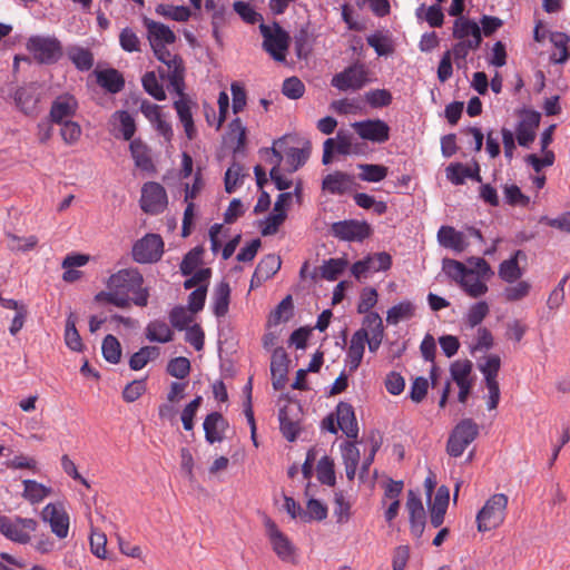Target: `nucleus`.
I'll list each match as a JSON object with an SVG mask.
<instances>
[{
    "label": "nucleus",
    "instance_id": "obj_33",
    "mask_svg": "<svg viewBox=\"0 0 570 570\" xmlns=\"http://www.w3.org/2000/svg\"><path fill=\"white\" fill-rule=\"evenodd\" d=\"M67 57L75 68L81 72L90 70L95 63L91 50L77 45L67 48Z\"/></svg>",
    "mask_w": 570,
    "mask_h": 570
},
{
    "label": "nucleus",
    "instance_id": "obj_62",
    "mask_svg": "<svg viewBox=\"0 0 570 570\" xmlns=\"http://www.w3.org/2000/svg\"><path fill=\"white\" fill-rule=\"evenodd\" d=\"M501 367V358L497 354H491L485 358L483 364L479 365L480 371L484 375L485 382L498 381V373Z\"/></svg>",
    "mask_w": 570,
    "mask_h": 570
},
{
    "label": "nucleus",
    "instance_id": "obj_63",
    "mask_svg": "<svg viewBox=\"0 0 570 570\" xmlns=\"http://www.w3.org/2000/svg\"><path fill=\"white\" fill-rule=\"evenodd\" d=\"M203 248L197 246L190 249L183 258L180 272L183 275H191L195 268L202 263Z\"/></svg>",
    "mask_w": 570,
    "mask_h": 570
},
{
    "label": "nucleus",
    "instance_id": "obj_40",
    "mask_svg": "<svg viewBox=\"0 0 570 570\" xmlns=\"http://www.w3.org/2000/svg\"><path fill=\"white\" fill-rule=\"evenodd\" d=\"M347 266L348 261L345 257L330 258L318 267V274L323 279L333 282L344 273Z\"/></svg>",
    "mask_w": 570,
    "mask_h": 570
},
{
    "label": "nucleus",
    "instance_id": "obj_22",
    "mask_svg": "<svg viewBox=\"0 0 570 570\" xmlns=\"http://www.w3.org/2000/svg\"><path fill=\"white\" fill-rule=\"evenodd\" d=\"M140 111L161 136H164L167 140L171 138V126L164 119L160 106L151 104L148 100H142L140 104Z\"/></svg>",
    "mask_w": 570,
    "mask_h": 570
},
{
    "label": "nucleus",
    "instance_id": "obj_18",
    "mask_svg": "<svg viewBox=\"0 0 570 570\" xmlns=\"http://www.w3.org/2000/svg\"><path fill=\"white\" fill-rule=\"evenodd\" d=\"M78 109V101L75 96L70 94H63L58 96L51 104L49 118L53 124H62L66 120H70Z\"/></svg>",
    "mask_w": 570,
    "mask_h": 570
},
{
    "label": "nucleus",
    "instance_id": "obj_16",
    "mask_svg": "<svg viewBox=\"0 0 570 570\" xmlns=\"http://www.w3.org/2000/svg\"><path fill=\"white\" fill-rule=\"evenodd\" d=\"M287 513L303 522L322 521L327 515V508L321 501L311 499L307 501L306 509L303 510L292 498L287 497Z\"/></svg>",
    "mask_w": 570,
    "mask_h": 570
},
{
    "label": "nucleus",
    "instance_id": "obj_27",
    "mask_svg": "<svg viewBox=\"0 0 570 570\" xmlns=\"http://www.w3.org/2000/svg\"><path fill=\"white\" fill-rule=\"evenodd\" d=\"M450 500V492L445 485H441L430 505V522L434 528H439L446 513Z\"/></svg>",
    "mask_w": 570,
    "mask_h": 570
},
{
    "label": "nucleus",
    "instance_id": "obj_57",
    "mask_svg": "<svg viewBox=\"0 0 570 570\" xmlns=\"http://www.w3.org/2000/svg\"><path fill=\"white\" fill-rule=\"evenodd\" d=\"M281 265L282 261L279 256L268 254L259 261L255 271L257 272V275H261L268 279L274 274H276V272L281 268Z\"/></svg>",
    "mask_w": 570,
    "mask_h": 570
},
{
    "label": "nucleus",
    "instance_id": "obj_7",
    "mask_svg": "<svg viewBox=\"0 0 570 570\" xmlns=\"http://www.w3.org/2000/svg\"><path fill=\"white\" fill-rule=\"evenodd\" d=\"M368 81V69L366 66L362 62H355L336 73L332 78L331 85L341 91H356L362 89Z\"/></svg>",
    "mask_w": 570,
    "mask_h": 570
},
{
    "label": "nucleus",
    "instance_id": "obj_53",
    "mask_svg": "<svg viewBox=\"0 0 570 570\" xmlns=\"http://www.w3.org/2000/svg\"><path fill=\"white\" fill-rule=\"evenodd\" d=\"M414 315V306L411 302H401L397 305L392 306L387 311L386 322L389 324H397L402 320L411 318Z\"/></svg>",
    "mask_w": 570,
    "mask_h": 570
},
{
    "label": "nucleus",
    "instance_id": "obj_59",
    "mask_svg": "<svg viewBox=\"0 0 570 570\" xmlns=\"http://www.w3.org/2000/svg\"><path fill=\"white\" fill-rule=\"evenodd\" d=\"M406 510L409 511L410 521L425 520V510L420 495L409 490L406 500Z\"/></svg>",
    "mask_w": 570,
    "mask_h": 570
},
{
    "label": "nucleus",
    "instance_id": "obj_41",
    "mask_svg": "<svg viewBox=\"0 0 570 570\" xmlns=\"http://www.w3.org/2000/svg\"><path fill=\"white\" fill-rule=\"evenodd\" d=\"M522 255L517 250L509 259L503 261L499 266V277L507 283H514L522 276V269L519 266L518 257Z\"/></svg>",
    "mask_w": 570,
    "mask_h": 570
},
{
    "label": "nucleus",
    "instance_id": "obj_55",
    "mask_svg": "<svg viewBox=\"0 0 570 570\" xmlns=\"http://www.w3.org/2000/svg\"><path fill=\"white\" fill-rule=\"evenodd\" d=\"M244 176L243 166L237 161H233L225 173L224 184L226 193L233 194L243 183Z\"/></svg>",
    "mask_w": 570,
    "mask_h": 570
},
{
    "label": "nucleus",
    "instance_id": "obj_28",
    "mask_svg": "<svg viewBox=\"0 0 570 570\" xmlns=\"http://www.w3.org/2000/svg\"><path fill=\"white\" fill-rule=\"evenodd\" d=\"M129 149L137 168L147 173L156 171V167L150 157V149L140 138L131 140Z\"/></svg>",
    "mask_w": 570,
    "mask_h": 570
},
{
    "label": "nucleus",
    "instance_id": "obj_52",
    "mask_svg": "<svg viewBox=\"0 0 570 570\" xmlns=\"http://www.w3.org/2000/svg\"><path fill=\"white\" fill-rule=\"evenodd\" d=\"M317 479L322 484L333 487L335 484L334 461L330 456H323L316 465Z\"/></svg>",
    "mask_w": 570,
    "mask_h": 570
},
{
    "label": "nucleus",
    "instance_id": "obj_13",
    "mask_svg": "<svg viewBox=\"0 0 570 570\" xmlns=\"http://www.w3.org/2000/svg\"><path fill=\"white\" fill-rule=\"evenodd\" d=\"M284 145L285 136H282L274 141L272 148H264L259 150L261 157L273 166L269 171V176L279 191L285 190V177L279 173V165L283 160L282 149Z\"/></svg>",
    "mask_w": 570,
    "mask_h": 570
},
{
    "label": "nucleus",
    "instance_id": "obj_56",
    "mask_svg": "<svg viewBox=\"0 0 570 570\" xmlns=\"http://www.w3.org/2000/svg\"><path fill=\"white\" fill-rule=\"evenodd\" d=\"M471 372L472 363L469 360L455 361L450 367L451 377L456 383V385L472 383L470 380Z\"/></svg>",
    "mask_w": 570,
    "mask_h": 570
},
{
    "label": "nucleus",
    "instance_id": "obj_50",
    "mask_svg": "<svg viewBox=\"0 0 570 570\" xmlns=\"http://www.w3.org/2000/svg\"><path fill=\"white\" fill-rule=\"evenodd\" d=\"M358 168L361 169L360 179L368 183L382 181L389 173L387 167L376 164H360Z\"/></svg>",
    "mask_w": 570,
    "mask_h": 570
},
{
    "label": "nucleus",
    "instance_id": "obj_47",
    "mask_svg": "<svg viewBox=\"0 0 570 570\" xmlns=\"http://www.w3.org/2000/svg\"><path fill=\"white\" fill-rule=\"evenodd\" d=\"M112 119L119 122V131L124 140L131 141L137 130L132 116L127 110H117L112 114Z\"/></svg>",
    "mask_w": 570,
    "mask_h": 570
},
{
    "label": "nucleus",
    "instance_id": "obj_6",
    "mask_svg": "<svg viewBox=\"0 0 570 570\" xmlns=\"http://www.w3.org/2000/svg\"><path fill=\"white\" fill-rule=\"evenodd\" d=\"M479 425L472 419L461 420L450 433L446 442V452L450 456L459 458L465 449L478 438Z\"/></svg>",
    "mask_w": 570,
    "mask_h": 570
},
{
    "label": "nucleus",
    "instance_id": "obj_36",
    "mask_svg": "<svg viewBox=\"0 0 570 570\" xmlns=\"http://www.w3.org/2000/svg\"><path fill=\"white\" fill-rule=\"evenodd\" d=\"M446 177L454 185H462L465 178H471L479 183L482 180L478 164L475 165L474 169L466 167L460 163L451 164L446 168Z\"/></svg>",
    "mask_w": 570,
    "mask_h": 570
},
{
    "label": "nucleus",
    "instance_id": "obj_48",
    "mask_svg": "<svg viewBox=\"0 0 570 570\" xmlns=\"http://www.w3.org/2000/svg\"><path fill=\"white\" fill-rule=\"evenodd\" d=\"M489 313V304L485 301H479L469 307L464 316V322L471 328L476 327L483 322Z\"/></svg>",
    "mask_w": 570,
    "mask_h": 570
},
{
    "label": "nucleus",
    "instance_id": "obj_14",
    "mask_svg": "<svg viewBox=\"0 0 570 570\" xmlns=\"http://www.w3.org/2000/svg\"><path fill=\"white\" fill-rule=\"evenodd\" d=\"M356 134L364 140L382 144L390 138V127L381 119H367L352 125Z\"/></svg>",
    "mask_w": 570,
    "mask_h": 570
},
{
    "label": "nucleus",
    "instance_id": "obj_58",
    "mask_svg": "<svg viewBox=\"0 0 570 570\" xmlns=\"http://www.w3.org/2000/svg\"><path fill=\"white\" fill-rule=\"evenodd\" d=\"M234 11L240 17V19L248 23L255 24L256 22H263V16L257 12L248 2L235 1Z\"/></svg>",
    "mask_w": 570,
    "mask_h": 570
},
{
    "label": "nucleus",
    "instance_id": "obj_26",
    "mask_svg": "<svg viewBox=\"0 0 570 570\" xmlns=\"http://www.w3.org/2000/svg\"><path fill=\"white\" fill-rule=\"evenodd\" d=\"M539 121L538 112H527L521 119L515 129V137L520 146L528 147L534 140V129L539 126Z\"/></svg>",
    "mask_w": 570,
    "mask_h": 570
},
{
    "label": "nucleus",
    "instance_id": "obj_3",
    "mask_svg": "<svg viewBox=\"0 0 570 570\" xmlns=\"http://www.w3.org/2000/svg\"><path fill=\"white\" fill-rule=\"evenodd\" d=\"M509 499L504 493L491 495L476 514V524L480 532L499 528L505 520Z\"/></svg>",
    "mask_w": 570,
    "mask_h": 570
},
{
    "label": "nucleus",
    "instance_id": "obj_1",
    "mask_svg": "<svg viewBox=\"0 0 570 570\" xmlns=\"http://www.w3.org/2000/svg\"><path fill=\"white\" fill-rule=\"evenodd\" d=\"M142 284L144 277L137 268H124L108 278L107 287L124 295L129 303L145 307L148 304L149 291Z\"/></svg>",
    "mask_w": 570,
    "mask_h": 570
},
{
    "label": "nucleus",
    "instance_id": "obj_11",
    "mask_svg": "<svg viewBox=\"0 0 570 570\" xmlns=\"http://www.w3.org/2000/svg\"><path fill=\"white\" fill-rule=\"evenodd\" d=\"M331 232L334 237L341 240L363 242L371 235L372 230L366 222L348 219L332 224Z\"/></svg>",
    "mask_w": 570,
    "mask_h": 570
},
{
    "label": "nucleus",
    "instance_id": "obj_12",
    "mask_svg": "<svg viewBox=\"0 0 570 570\" xmlns=\"http://www.w3.org/2000/svg\"><path fill=\"white\" fill-rule=\"evenodd\" d=\"M41 519L48 522L51 532L58 539H65L69 533V514L60 503H48L41 511Z\"/></svg>",
    "mask_w": 570,
    "mask_h": 570
},
{
    "label": "nucleus",
    "instance_id": "obj_39",
    "mask_svg": "<svg viewBox=\"0 0 570 570\" xmlns=\"http://www.w3.org/2000/svg\"><path fill=\"white\" fill-rule=\"evenodd\" d=\"M460 286L472 298L481 297L489 291L488 285L475 274L474 269L466 271Z\"/></svg>",
    "mask_w": 570,
    "mask_h": 570
},
{
    "label": "nucleus",
    "instance_id": "obj_19",
    "mask_svg": "<svg viewBox=\"0 0 570 570\" xmlns=\"http://www.w3.org/2000/svg\"><path fill=\"white\" fill-rule=\"evenodd\" d=\"M366 340L367 330L365 328H360L352 335L345 358V364L350 372H355L360 367L365 352Z\"/></svg>",
    "mask_w": 570,
    "mask_h": 570
},
{
    "label": "nucleus",
    "instance_id": "obj_37",
    "mask_svg": "<svg viewBox=\"0 0 570 570\" xmlns=\"http://www.w3.org/2000/svg\"><path fill=\"white\" fill-rule=\"evenodd\" d=\"M453 38L458 40H482L479 24L470 19L458 18L453 24Z\"/></svg>",
    "mask_w": 570,
    "mask_h": 570
},
{
    "label": "nucleus",
    "instance_id": "obj_20",
    "mask_svg": "<svg viewBox=\"0 0 570 570\" xmlns=\"http://www.w3.org/2000/svg\"><path fill=\"white\" fill-rule=\"evenodd\" d=\"M228 421L219 412H212L206 415L203 428L205 439L209 444L222 442L224 433L228 429Z\"/></svg>",
    "mask_w": 570,
    "mask_h": 570
},
{
    "label": "nucleus",
    "instance_id": "obj_61",
    "mask_svg": "<svg viewBox=\"0 0 570 570\" xmlns=\"http://www.w3.org/2000/svg\"><path fill=\"white\" fill-rule=\"evenodd\" d=\"M166 371L170 376L183 380L190 372V362L184 356L171 358L167 364Z\"/></svg>",
    "mask_w": 570,
    "mask_h": 570
},
{
    "label": "nucleus",
    "instance_id": "obj_35",
    "mask_svg": "<svg viewBox=\"0 0 570 570\" xmlns=\"http://www.w3.org/2000/svg\"><path fill=\"white\" fill-rule=\"evenodd\" d=\"M276 214H271L262 228V235L268 236L277 232L278 227L285 220V191H281L275 203Z\"/></svg>",
    "mask_w": 570,
    "mask_h": 570
},
{
    "label": "nucleus",
    "instance_id": "obj_34",
    "mask_svg": "<svg viewBox=\"0 0 570 570\" xmlns=\"http://www.w3.org/2000/svg\"><path fill=\"white\" fill-rule=\"evenodd\" d=\"M298 147L287 148V171L296 170L309 158L312 145L306 138L298 141Z\"/></svg>",
    "mask_w": 570,
    "mask_h": 570
},
{
    "label": "nucleus",
    "instance_id": "obj_54",
    "mask_svg": "<svg viewBox=\"0 0 570 570\" xmlns=\"http://www.w3.org/2000/svg\"><path fill=\"white\" fill-rule=\"evenodd\" d=\"M141 83L145 91L156 100L161 101L166 99V92L164 90V87L158 81L156 73L154 71L146 72L142 76Z\"/></svg>",
    "mask_w": 570,
    "mask_h": 570
},
{
    "label": "nucleus",
    "instance_id": "obj_29",
    "mask_svg": "<svg viewBox=\"0 0 570 570\" xmlns=\"http://www.w3.org/2000/svg\"><path fill=\"white\" fill-rule=\"evenodd\" d=\"M38 522L31 518L16 517L11 525V533L7 538L18 543H28L30 541V532L37 530Z\"/></svg>",
    "mask_w": 570,
    "mask_h": 570
},
{
    "label": "nucleus",
    "instance_id": "obj_64",
    "mask_svg": "<svg viewBox=\"0 0 570 570\" xmlns=\"http://www.w3.org/2000/svg\"><path fill=\"white\" fill-rule=\"evenodd\" d=\"M59 125L61 126L60 135L65 144L71 146L80 139L82 130L78 122L66 120Z\"/></svg>",
    "mask_w": 570,
    "mask_h": 570
},
{
    "label": "nucleus",
    "instance_id": "obj_5",
    "mask_svg": "<svg viewBox=\"0 0 570 570\" xmlns=\"http://www.w3.org/2000/svg\"><path fill=\"white\" fill-rule=\"evenodd\" d=\"M27 49L41 65H55L63 55L62 45L56 37L33 36L29 38Z\"/></svg>",
    "mask_w": 570,
    "mask_h": 570
},
{
    "label": "nucleus",
    "instance_id": "obj_2",
    "mask_svg": "<svg viewBox=\"0 0 570 570\" xmlns=\"http://www.w3.org/2000/svg\"><path fill=\"white\" fill-rule=\"evenodd\" d=\"M282 332V326L265 327V334L262 338L264 348L267 351L273 350L271 374L273 387L276 391L285 387V348L277 346Z\"/></svg>",
    "mask_w": 570,
    "mask_h": 570
},
{
    "label": "nucleus",
    "instance_id": "obj_10",
    "mask_svg": "<svg viewBox=\"0 0 570 570\" xmlns=\"http://www.w3.org/2000/svg\"><path fill=\"white\" fill-rule=\"evenodd\" d=\"M168 204L166 189L156 181H148L141 188L140 207L146 214L158 215Z\"/></svg>",
    "mask_w": 570,
    "mask_h": 570
},
{
    "label": "nucleus",
    "instance_id": "obj_4",
    "mask_svg": "<svg viewBox=\"0 0 570 570\" xmlns=\"http://www.w3.org/2000/svg\"><path fill=\"white\" fill-rule=\"evenodd\" d=\"M164 55L154 53L155 57L161 61L167 70L158 68V73L161 79H168V88L175 94H181L185 90V65L179 55H173L166 47L163 48Z\"/></svg>",
    "mask_w": 570,
    "mask_h": 570
},
{
    "label": "nucleus",
    "instance_id": "obj_24",
    "mask_svg": "<svg viewBox=\"0 0 570 570\" xmlns=\"http://www.w3.org/2000/svg\"><path fill=\"white\" fill-rule=\"evenodd\" d=\"M94 75L97 83L111 95H116L125 88V78L122 73L115 68L96 69Z\"/></svg>",
    "mask_w": 570,
    "mask_h": 570
},
{
    "label": "nucleus",
    "instance_id": "obj_51",
    "mask_svg": "<svg viewBox=\"0 0 570 570\" xmlns=\"http://www.w3.org/2000/svg\"><path fill=\"white\" fill-rule=\"evenodd\" d=\"M102 356L104 358L111 363L118 364L121 358V346L116 336L108 334L102 341Z\"/></svg>",
    "mask_w": 570,
    "mask_h": 570
},
{
    "label": "nucleus",
    "instance_id": "obj_25",
    "mask_svg": "<svg viewBox=\"0 0 570 570\" xmlns=\"http://www.w3.org/2000/svg\"><path fill=\"white\" fill-rule=\"evenodd\" d=\"M438 242L442 247L456 253L463 252L469 246L465 234L451 226H441L438 232Z\"/></svg>",
    "mask_w": 570,
    "mask_h": 570
},
{
    "label": "nucleus",
    "instance_id": "obj_8",
    "mask_svg": "<svg viewBox=\"0 0 570 570\" xmlns=\"http://www.w3.org/2000/svg\"><path fill=\"white\" fill-rule=\"evenodd\" d=\"M164 254V240L158 234H147L132 246V258L139 264L160 261Z\"/></svg>",
    "mask_w": 570,
    "mask_h": 570
},
{
    "label": "nucleus",
    "instance_id": "obj_44",
    "mask_svg": "<svg viewBox=\"0 0 570 570\" xmlns=\"http://www.w3.org/2000/svg\"><path fill=\"white\" fill-rule=\"evenodd\" d=\"M342 456L346 476L348 480H353L360 461V451L354 443L346 442L342 445Z\"/></svg>",
    "mask_w": 570,
    "mask_h": 570
},
{
    "label": "nucleus",
    "instance_id": "obj_43",
    "mask_svg": "<svg viewBox=\"0 0 570 570\" xmlns=\"http://www.w3.org/2000/svg\"><path fill=\"white\" fill-rule=\"evenodd\" d=\"M14 104L24 114L32 115L36 112L38 99L31 88L19 87L14 92Z\"/></svg>",
    "mask_w": 570,
    "mask_h": 570
},
{
    "label": "nucleus",
    "instance_id": "obj_38",
    "mask_svg": "<svg viewBox=\"0 0 570 570\" xmlns=\"http://www.w3.org/2000/svg\"><path fill=\"white\" fill-rule=\"evenodd\" d=\"M262 520L266 529V534L273 546L274 551L282 560H284L285 537L283 532L277 528L276 523L266 513H262Z\"/></svg>",
    "mask_w": 570,
    "mask_h": 570
},
{
    "label": "nucleus",
    "instance_id": "obj_60",
    "mask_svg": "<svg viewBox=\"0 0 570 570\" xmlns=\"http://www.w3.org/2000/svg\"><path fill=\"white\" fill-rule=\"evenodd\" d=\"M157 13L168 17L175 21L184 22L190 17V10L185 6H166L159 4L156 9Z\"/></svg>",
    "mask_w": 570,
    "mask_h": 570
},
{
    "label": "nucleus",
    "instance_id": "obj_17",
    "mask_svg": "<svg viewBox=\"0 0 570 570\" xmlns=\"http://www.w3.org/2000/svg\"><path fill=\"white\" fill-rule=\"evenodd\" d=\"M148 40L154 53L164 55L163 48L176 41V35L166 24L153 20H146Z\"/></svg>",
    "mask_w": 570,
    "mask_h": 570
},
{
    "label": "nucleus",
    "instance_id": "obj_15",
    "mask_svg": "<svg viewBox=\"0 0 570 570\" xmlns=\"http://www.w3.org/2000/svg\"><path fill=\"white\" fill-rule=\"evenodd\" d=\"M392 265L391 255L382 252L368 255L365 258L355 262L351 267L352 275L360 279L365 277L367 273H376L387 271Z\"/></svg>",
    "mask_w": 570,
    "mask_h": 570
},
{
    "label": "nucleus",
    "instance_id": "obj_21",
    "mask_svg": "<svg viewBox=\"0 0 570 570\" xmlns=\"http://www.w3.org/2000/svg\"><path fill=\"white\" fill-rule=\"evenodd\" d=\"M179 96L178 100L174 101V108L178 115L180 122L184 126L185 134L189 140H193L197 130L194 124L193 114H191V100L185 94V90H181V94H177Z\"/></svg>",
    "mask_w": 570,
    "mask_h": 570
},
{
    "label": "nucleus",
    "instance_id": "obj_46",
    "mask_svg": "<svg viewBox=\"0 0 570 570\" xmlns=\"http://www.w3.org/2000/svg\"><path fill=\"white\" fill-rule=\"evenodd\" d=\"M159 353V347L157 346H144L131 355L129 360V367L132 371H139L145 367L149 361L158 357Z\"/></svg>",
    "mask_w": 570,
    "mask_h": 570
},
{
    "label": "nucleus",
    "instance_id": "obj_42",
    "mask_svg": "<svg viewBox=\"0 0 570 570\" xmlns=\"http://www.w3.org/2000/svg\"><path fill=\"white\" fill-rule=\"evenodd\" d=\"M146 337L150 342L168 343L174 338V332L164 321H153L146 327Z\"/></svg>",
    "mask_w": 570,
    "mask_h": 570
},
{
    "label": "nucleus",
    "instance_id": "obj_32",
    "mask_svg": "<svg viewBox=\"0 0 570 570\" xmlns=\"http://www.w3.org/2000/svg\"><path fill=\"white\" fill-rule=\"evenodd\" d=\"M353 178L346 173L335 171L328 174L324 179L322 187L331 194L342 195L352 188Z\"/></svg>",
    "mask_w": 570,
    "mask_h": 570
},
{
    "label": "nucleus",
    "instance_id": "obj_9",
    "mask_svg": "<svg viewBox=\"0 0 570 570\" xmlns=\"http://www.w3.org/2000/svg\"><path fill=\"white\" fill-rule=\"evenodd\" d=\"M259 31L264 38V50L276 61H285V29L277 22H273V26L262 22Z\"/></svg>",
    "mask_w": 570,
    "mask_h": 570
},
{
    "label": "nucleus",
    "instance_id": "obj_49",
    "mask_svg": "<svg viewBox=\"0 0 570 570\" xmlns=\"http://www.w3.org/2000/svg\"><path fill=\"white\" fill-rule=\"evenodd\" d=\"M65 342L75 352H80L83 347L81 336L76 327V316L73 313H70L66 321Z\"/></svg>",
    "mask_w": 570,
    "mask_h": 570
},
{
    "label": "nucleus",
    "instance_id": "obj_30",
    "mask_svg": "<svg viewBox=\"0 0 570 570\" xmlns=\"http://www.w3.org/2000/svg\"><path fill=\"white\" fill-rule=\"evenodd\" d=\"M352 141L347 135L338 132L336 139L328 138L324 141V151L322 163L328 165L332 163L333 153L347 155L351 151Z\"/></svg>",
    "mask_w": 570,
    "mask_h": 570
},
{
    "label": "nucleus",
    "instance_id": "obj_31",
    "mask_svg": "<svg viewBox=\"0 0 570 570\" xmlns=\"http://www.w3.org/2000/svg\"><path fill=\"white\" fill-rule=\"evenodd\" d=\"M230 286L226 281L218 283L213 293V313L216 317L220 318L226 316L230 303Z\"/></svg>",
    "mask_w": 570,
    "mask_h": 570
},
{
    "label": "nucleus",
    "instance_id": "obj_23",
    "mask_svg": "<svg viewBox=\"0 0 570 570\" xmlns=\"http://www.w3.org/2000/svg\"><path fill=\"white\" fill-rule=\"evenodd\" d=\"M336 422L338 429L350 439H356L358 435V426L355 417L354 409L351 404L340 402L336 406Z\"/></svg>",
    "mask_w": 570,
    "mask_h": 570
},
{
    "label": "nucleus",
    "instance_id": "obj_45",
    "mask_svg": "<svg viewBox=\"0 0 570 570\" xmlns=\"http://www.w3.org/2000/svg\"><path fill=\"white\" fill-rule=\"evenodd\" d=\"M22 497L31 504L41 502L51 493V489L37 482L36 480H23Z\"/></svg>",
    "mask_w": 570,
    "mask_h": 570
}]
</instances>
